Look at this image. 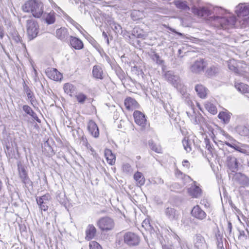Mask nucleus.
Wrapping results in <instances>:
<instances>
[{"instance_id": "f257e3e1", "label": "nucleus", "mask_w": 249, "mask_h": 249, "mask_svg": "<svg viewBox=\"0 0 249 249\" xmlns=\"http://www.w3.org/2000/svg\"><path fill=\"white\" fill-rule=\"evenodd\" d=\"M22 10L25 12H31L36 18H39L44 12L43 4L38 0H28L22 6Z\"/></svg>"}, {"instance_id": "f03ea898", "label": "nucleus", "mask_w": 249, "mask_h": 249, "mask_svg": "<svg viewBox=\"0 0 249 249\" xmlns=\"http://www.w3.org/2000/svg\"><path fill=\"white\" fill-rule=\"evenodd\" d=\"M192 12L196 15L198 17H208L215 12H218L219 15H222L225 12V10L221 8L214 7L213 10L209 8L206 7H196L193 6L192 8Z\"/></svg>"}, {"instance_id": "7ed1b4c3", "label": "nucleus", "mask_w": 249, "mask_h": 249, "mask_svg": "<svg viewBox=\"0 0 249 249\" xmlns=\"http://www.w3.org/2000/svg\"><path fill=\"white\" fill-rule=\"evenodd\" d=\"M214 20H217L220 27L224 30L233 27L236 22V18L234 16L229 17H223L220 16H214Z\"/></svg>"}, {"instance_id": "20e7f679", "label": "nucleus", "mask_w": 249, "mask_h": 249, "mask_svg": "<svg viewBox=\"0 0 249 249\" xmlns=\"http://www.w3.org/2000/svg\"><path fill=\"white\" fill-rule=\"evenodd\" d=\"M97 225L102 231H107L113 230L115 224L112 218L106 216L100 218L97 222Z\"/></svg>"}, {"instance_id": "39448f33", "label": "nucleus", "mask_w": 249, "mask_h": 249, "mask_svg": "<svg viewBox=\"0 0 249 249\" xmlns=\"http://www.w3.org/2000/svg\"><path fill=\"white\" fill-rule=\"evenodd\" d=\"M27 33L30 39L35 38L38 33L39 26L34 19H28L26 21Z\"/></svg>"}, {"instance_id": "423d86ee", "label": "nucleus", "mask_w": 249, "mask_h": 249, "mask_svg": "<svg viewBox=\"0 0 249 249\" xmlns=\"http://www.w3.org/2000/svg\"><path fill=\"white\" fill-rule=\"evenodd\" d=\"M17 166L18 175L22 182L24 184L26 187L31 185L32 182L28 177V172L25 165L22 164L21 162H18Z\"/></svg>"}, {"instance_id": "0eeeda50", "label": "nucleus", "mask_w": 249, "mask_h": 249, "mask_svg": "<svg viewBox=\"0 0 249 249\" xmlns=\"http://www.w3.org/2000/svg\"><path fill=\"white\" fill-rule=\"evenodd\" d=\"M164 214L170 221H178L180 218L179 211L174 207H168L164 210Z\"/></svg>"}, {"instance_id": "6e6552de", "label": "nucleus", "mask_w": 249, "mask_h": 249, "mask_svg": "<svg viewBox=\"0 0 249 249\" xmlns=\"http://www.w3.org/2000/svg\"><path fill=\"white\" fill-rule=\"evenodd\" d=\"M124 243L129 246H137L140 242L139 237L131 232H126L124 235Z\"/></svg>"}, {"instance_id": "1a4fd4ad", "label": "nucleus", "mask_w": 249, "mask_h": 249, "mask_svg": "<svg viewBox=\"0 0 249 249\" xmlns=\"http://www.w3.org/2000/svg\"><path fill=\"white\" fill-rule=\"evenodd\" d=\"M232 180L242 186L246 187L249 186V178L245 175L240 172H235L233 174Z\"/></svg>"}, {"instance_id": "9d476101", "label": "nucleus", "mask_w": 249, "mask_h": 249, "mask_svg": "<svg viewBox=\"0 0 249 249\" xmlns=\"http://www.w3.org/2000/svg\"><path fill=\"white\" fill-rule=\"evenodd\" d=\"M226 163L228 169L232 172H237L240 164L236 158L232 155L227 157Z\"/></svg>"}, {"instance_id": "9b49d317", "label": "nucleus", "mask_w": 249, "mask_h": 249, "mask_svg": "<svg viewBox=\"0 0 249 249\" xmlns=\"http://www.w3.org/2000/svg\"><path fill=\"white\" fill-rule=\"evenodd\" d=\"M205 67V62L203 59L199 58L196 60L190 67V71L195 73L203 71Z\"/></svg>"}, {"instance_id": "f8f14e48", "label": "nucleus", "mask_w": 249, "mask_h": 249, "mask_svg": "<svg viewBox=\"0 0 249 249\" xmlns=\"http://www.w3.org/2000/svg\"><path fill=\"white\" fill-rule=\"evenodd\" d=\"M164 77L174 87L178 86L180 82V79L178 75L175 74L174 72L171 71H166Z\"/></svg>"}, {"instance_id": "ddd939ff", "label": "nucleus", "mask_w": 249, "mask_h": 249, "mask_svg": "<svg viewBox=\"0 0 249 249\" xmlns=\"http://www.w3.org/2000/svg\"><path fill=\"white\" fill-rule=\"evenodd\" d=\"M191 214L193 217L201 220L204 219L207 216L206 213L198 205L194 207L191 211Z\"/></svg>"}, {"instance_id": "4468645a", "label": "nucleus", "mask_w": 249, "mask_h": 249, "mask_svg": "<svg viewBox=\"0 0 249 249\" xmlns=\"http://www.w3.org/2000/svg\"><path fill=\"white\" fill-rule=\"evenodd\" d=\"M46 73L51 79L54 81H59L62 78L61 73L54 68H48L46 71Z\"/></svg>"}, {"instance_id": "2eb2a0df", "label": "nucleus", "mask_w": 249, "mask_h": 249, "mask_svg": "<svg viewBox=\"0 0 249 249\" xmlns=\"http://www.w3.org/2000/svg\"><path fill=\"white\" fill-rule=\"evenodd\" d=\"M135 123L138 125L144 127L146 120L145 115L141 111L135 110L133 113Z\"/></svg>"}, {"instance_id": "dca6fc26", "label": "nucleus", "mask_w": 249, "mask_h": 249, "mask_svg": "<svg viewBox=\"0 0 249 249\" xmlns=\"http://www.w3.org/2000/svg\"><path fill=\"white\" fill-rule=\"evenodd\" d=\"M196 183V181L193 182V184L188 189V193L192 197L197 198L201 196L202 190Z\"/></svg>"}, {"instance_id": "f3484780", "label": "nucleus", "mask_w": 249, "mask_h": 249, "mask_svg": "<svg viewBox=\"0 0 249 249\" xmlns=\"http://www.w3.org/2000/svg\"><path fill=\"white\" fill-rule=\"evenodd\" d=\"M22 109L24 111L25 114H23V116H27L29 115L31 116L34 121H36L38 123H40V120L38 118L36 113L32 109V108L28 105H23Z\"/></svg>"}, {"instance_id": "a211bd4d", "label": "nucleus", "mask_w": 249, "mask_h": 249, "mask_svg": "<svg viewBox=\"0 0 249 249\" xmlns=\"http://www.w3.org/2000/svg\"><path fill=\"white\" fill-rule=\"evenodd\" d=\"M235 12L238 17H246L249 15V5L240 4L235 8Z\"/></svg>"}, {"instance_id": "6ab92c4d", "label": "nucleus", "mask_w": 249, "mask_h": 249, "mask_svg": "<svg viewBox=\"0 0 249 249\" xmlns=\"http://www.w3.org/2000/svg\"><path fill=\"white\" fill-rule=\"evenodd\" d=\"M235 131L239 135L243 137H249V125L240 124L236 126Z\"/></svg>"}, {"instance_id": "aec40b11", "label": "nucleus", "mask_w": 249, "mask_h": 249, "mask_svg": "<svg viewBox=\"0 0 249 249\" xmlns=\"http://www.w3.org/2000/svg\"><path fill=\"white\" fill-rule=\"evenodd\" d=\"M69 34L67 29L65 27H61L56 31V36L59 39L66 41L68 40Z\"/></svg>"}, {"instance_id": "412c9836", "label": "nucleus", "mask_w": 249, "mask_h": 249, "mask_svg": "<svg viewBox=\"0 0 249 249\" xmlns=\"http://www.w3.org/2000/svg\"><path fill=\"white\" fill-rule=\"evenodd\" d=\"M124 106L128 110H132L138 108L139 105L138 102L131 97H127L124 100Z\"/></svg>"}, {"instance_id": "4be33fe9", "label": "nucleus", "mask_w": 249, "mask_h": 249, "mask_svg": "<svg viewBox=\"0 0 249 249\" xmlns=\"http://www.w3.org/2000/svg\"><path fill=\"white\" fill-rule=\"evenodd\" d=\"M56 13L52 11L50 13H43L41 16L42 19H43L47 24H52L55 21Z\"/></svg>"}, {"instance_id": "5701e85b", "label": "nucleus", "mask_w": 249, "mask_h": 249, "mask_svg": "<svg viewBox=\"0 0 249 249\" xmlns=\"http://www.w3.org/2000/svg\"><path fill=\"white\" fill-rule=\"evenodd\" d=\"M88 128L90 134L95 138H98L99 131L97 125L93 121H90L88 123Z\"/></svg>"}, {"instance_id": "b1692460", "label": "nucleus", "mask_w": 249, "mask_h": 249, "mask_svg": "<svg viewBox=\"0 0 249 249\" xmlns=\"http://www.w3.org/2000/svg\"><path fill=\"white\" fill-rule=\"evenodd\" d=\"M70 43L76 50H80L84 47L83 42L80 39L72 36H70Z\"/></svg>"}, {"instance_id": "393cba45", "label": "nucleus", "mask_w": 249, "mask_h": 249, "mask_svg": "<svg viewBox=\"0 0 249 249\" xmlns=\"http://www.w3.org/2000/svg\"><path fill=\"white\" fill-rule=\"evenodd\" d=\"M97 230L94 226L92 224H89L86 230V239L89 241L93 239L96 233Z\"/></svg>"}, {"instance_id": "a878e982", "label": "nucleus", "mask_w": 249, "mask_h": 249, "mask_svg": "<svg viewBox=\"0 0 249 249\" xmlns=\"http://www.w3.org/2000/svg\"><path fill=\"white\" fill-rule=\"evenodd\" d=\"M195 90L200 98H205L206 97L207 89L203 85H196L195 87Z\"/></svg>"}, {"instance_id": "bb28decb", "label": "nucleus", "mask_w": 249, "mask_h": 249, "mask_svg": "<svg viewBox=\"0 0 249 249\" xmlns=\"http://www.w3.org/2000/svg\"><path fill=\"white\" fill-rule=\"evenodd\" d=\"M103 71L102 68L98 65L93 66L92 69L93 76L97 79H103Z\"/></svg>"}, {"instance_id": "cd10ccee", "label": "nucleus", "mask_w": 249, "mask_h": 249, "mask_svg": "<svg viewBox=\"0 0 249 249\" xmlns=\"http://www.w3.org/2000/svg\"><path fill=\"white\" fill-rule=\"evenodd\" d=\"M231 113L227 111H221L219 113L218 117L222 120L225 124H227L230 122Z\"/></svg>"}, {"instance_id": "c85d7f7f", "label": "nucleus", "mask_w": 249, "mask_h": 249, "mask_svg": "<svg viewBox=\"0 0 249 249\" xmlns=\"http://www.w3.org/2000/svg\"><path fill=\"white\" fill-rule=\"evenodd\" d=\"M134 179L137 182V185L141 186L145 183V179L143 174L137 171L134 175Z\"/></svg>"}, {"instance_id": "c756f323", "label": "nucleus", "mask_w": 249, "mask_h": 249, "mask_svg": "<svg viewBox=\"0 0 249 249\" xmlns=\"http://www.w3.org/2000/svg\"><path fill=\"white\" fill-rule=\"evenodd\" d=\"M219 72V68L217 66H212L207 68L206 74L210 77L216 76Z\"/></svg>"}, {"instance_id": "7c9ffc66", "label": "nucleus", "mask_w": 249, "mask_h": 249, "mask_svg": "<svg viewBox=\"0 0 249 249\" xmlns=\"http://www.w3.org/2000/svg\"><path fill=\"white\" fill-rule=\"evenodd\" d=\"M204 238L200 234H196L195 237V246L197 249L201 248L205 244Z\"/></svg>"}, {"instance_id": "2f4dec72", "label": "nucleus", "mask_w": 249, "mask_h": 249, "mask_svg": "<svg viewBox=\"0 0 249 249\" xmlns=\"http://www.w3.org/2000/svg\"><path fill=\"white\" fill-rule=\"evenodd\" d=\"M235 87L241 93L243 94L249 93V86L246 84L237 83L235 85Z\"/></svg>"}, {"instance_id": "473e14b6", "label": "nucleus", "mask_w": 249, "mask_h": 249, "mask_svg": "<svg viewBox=\"0 0 249 249\" xmlns=\"http://www.w3.org/2000/svg\"><path fill=\"white\" fill-rule=\"evenodd\" d=\"M23 90L26 93L28 99L32 103L34 100L35 96H34L33 93L29 88V87L26 84L25 81L23 83Z\"/></svg>"}, {"instance_id": "72a5a7b5", "label": "nucleus", "mask_w": 249, "mask_h": 249, "mask_svg": "<svg viewBox=\"0 0 249 249\" xmlns=\"http://www.w3.org/2000/svg\"><path fill=\"white\" fill-rule=\"evenodd\" d=\"M76 88L71 84L67 83L64 85V90L65 93L69 94L71 96L75 92Z\"/></svg>"}, {"instance_id": "f704fd0d", "label": "nucleus", "mask_w": 249, "mask_h": 249, "mask_svg": "<svg viewBox=\"0 0 249 249\" xmlns=\"http://www.w3.org/2000/svg\"><path fill=\"white\" fill-rule=\"evenodd\" d=\"M132 35L134 36L137 38L145 39L146 37L145 34H144L142 30H141L139 28L135 27L132 31Z\"/></svg>"}, {"instance_id": "c9c22d12", "label": "nucleus", "mask_w": 249, "mask_h": 249, "mask_svg": "<svg viewBox=\"0 0 249 249\" xmlns=\"http://www.w3.org/2000/svg\"><path fill=\"white\" fill-rule=\"evenodd\" d=\"M174 3L178 8L181 10H187L190 9V8L187 5V2L186 1L176 0Z\"/></svg>"}, {"instance_id": "e433bc0d", "label": "nucleus", "mask_w": 249, "mask_h": 249, "mask_svg": "<svg viewBox=\"0 0 249 249\" xmlns=\"http://www.w3.org/2000/svg\"><path fill=\"white\" fill-rule=\"evenodd\" d=\"M115 73L118 77L121 80L123 84H124V81L125 78V74L123 70L119 66L115 68Z\"/></svg>"}, {"instance_id": "4c0bfd02", "label": "nucleus", "mask_w": 249, "mask_h": 249, "mask_svg": "<svg viewBox=\"0 0 249 249\" xmlns=\"http://www.w3.org/2000/svg\"><path fill=\"white\" fill-rule=\"evenodd\" d=\"M182 144L184 149L187 152H190L192 150V142L191 140H189L187 138H184L182 141Z\"/></svg>"}, {"instance_id": "58836bf2", "label": "nucleus", "mask_w": 249, "mask_h": 249, "mask_svg": "<svg viewBox=\"0 0 249 249\" xmlns=\"http://www.w3.org/2000/svg\"><path fill=\"white\" fill-rule=\"evenodd\" d=\"M205 108L211 114L214 115L217 112L216 107L212 103L207 102L205 104Z\"/></svg>"}, {"instance_id": "ea45409f", "label": "nucleus", "mask_w": 249, "mask_h": 249, "mask_svg": "<svg viewBox=\"0 0 249 249\" xmlns=\"http://www.w3.org/2000/svg\"><path fill=\"white\" fill-rule=\"evenodd\" d=\"M105 155L107 157V160L108 161V162L111 164L112 165L113 163H115V156L112 153V152L111 150L107 149L105 151Z\"/></svg>"}, {"instance_id": "a19ab883", "label": "nucleus", "mask_w": 249, "mask_h": 249, "mask_svg": "<svg viewBox=\"0 0 249 249\" xmlns=\"http://www.w3.org/2000/svg\"><path fill=\"white\" fill-rule=\"evenodd\" d=\"M110 26L116 34H121L122 33L123 31L122 27L116 22L113 21L110 23Z\"/></svg>"}, {"instance_id": "79ce46f5", "label": "nucleus", "mask_w": 249, "mask_h": 249, "mask_svg": "<svg viewBox=\"0 0 249 249\" xmlns=\"http://www.w3.org/2000/svg\"><path fill=\"white\" fill-rule=\"evenodd\" d=\"M192 121L194 124H198L204 122V118L200 114H195L193 116Z\"/></svg>"}, {"instance_id": "37998d69", "label": "nucleus", "mask_w": 249, "mask_h": 249, "mask_svg": "<svg viewBox=\"0 0 249 249\" xmlns=\"http://www.w3.org/2000/svg\"><path fill=\"white\" fill-rule=\"evenodd\" d=\"M56 199L61 204L65 203L66 202L65 193L60 191H57L56 193Z\"/></svg>"}, {"instance_id": "c03bdc74", "label": "nucleus", "mask_w": 249, "mask_h": 249, "mask_svg": "<svg viewBox=\"0 0 249 249\" xmlns=\"http://www.w3.org/2000/svg\"><path fill=\"white\" fill-rule=\"evenodd\" d=\"M37 204L39 206V208L44 211H46L48 209V205L49 204L50 202L47 201H42L40 200H36Z\"/></svg>"}, {"instance_id": "a18cd8bd", "label": "nucleus", "mask_w": 249, "mask_h": 249, "mask_svg": "<svg viewBox=\"0 0 249 249\" xmlns=\"http://www.w3.org/2000/svg\"><path fill=\"white\" fill-rule=\"evenodd\" d=\"M148 144L150 148L155 152L160 153H161V149L160 146L156 145L152 140L149 141Z\"/></svg>"}, {"instance_id": "49530a36", "label": "nucleus", "mask_w": 249, "mask_h": 249, "mask_svg": "<svg viewBox=\"0 0 249 249\" xmlns=\"http://www.w3.org/2000/svg\"><path fill=\"white\" fill-rule=\"evenodd\" d=\"M228 68L230 70L234 71L235 73H240L239 71L236 66V63L234 60H231L228 62Z\"/></svg>"}, {"instance_id": "de8ad7c7", "label": "nucleus", "mask_w": 249, "mask_h": 249, "mask_svg": "<svg viewBox=\"0 0 249 249\" xmlns=\"http://www.w3.org/2000/svg\"><path fill=\"white\" fill-rule=\"evenodd\" d=\"M151 58L158 64H162L163 62V61L160 59L159 55L155 53H154L151 55Z\"/></svg>"}, {"instance_id": "09e8293b", "label": "nucleus", "mask_w": 249, "mask_h": 249, "mask_svg": "<svg viewBox=\"0 0 249 249\" xmlns=\"http://www.w3.org/2000/svg\"><path fill=\"white\" fill-rule=\"evenodd\" d=\"M75 97L78 103L81 104H84L86 99L87 98V96L82 93H79L75 96Z\"/></svg>"}, {"instance_id": "8fccbe9b", "label": "nucleus", "mask_w": 249, "mask_h": 249, "mask_svg": "<svg viewBox=\"0 0 249 249\" xmlns=\"http://www.w3.org/2000/svg\"><path fill=\"white\" fill-rule=\"evenodd\" d=\"M44 151L47 150V156H52L54 154L53 150L52 148L49 145L47 141L44 143Z\"/></svg>"}, {"instance_id": "3c124183", "label": "nucleus", "mask_w": 249, "mask_h": 249, "mask_svg": "<svg viewBox=\"0 0 249 249\" xmlns=\"http://www.w3.org/2000/svg\"><path fill=\"white\" fill-rule=\"evenodd\" d=\"M123 170L124 172L127 174H131L133 171L131 165L128 163H125L123 164Z\"/></svg>"}, {"instance_id": "603ef678", "label": "nucleus", "mask_w": 249, "mask_h": 249, "mask_svg": "<svg viewBox=\"0 0 249 249\" xmlns=\"http://www.w3.org/2000/svg\"><path fill=\"white\" fill-rule=\"evenodd\" d=\"M204 142L206 145V148L209 151V152L212 154L213 150V145H211L210 143V141L209 139L206 138L204 139Z\"/></svg>"}, {"instance_id": "864d4df0", "label": "nucleus", "mask_w": 249, "mask_h": 249, "mask_svg": "<svg viewBox=\"0 0 249 249\" xmlns=\"http://www.w3.org/2000/svg\"><path fill=\"white\" fill-rule=\"evenodd\" d=\"M90 249H102L101 246L96 241H92L89 243Z\"/></svg>"}, {"instance_id": "5fc2aeb1", "label": "nucleus", "mask_w": 249, "mask_h": 249, "mask_svg": "<svg viewBox=\"0 0 249 249\" xmlns=\"http://www.w3.org/2000/svg\"><path fill=\"white\" fill-rule=\"evenodd\" d=\"M51 199V196L49 194H45L41 196L37 197L36 198V200H40L42 201H47L50 202Z\"/></svg>"}, {"instance_id": "6e6d98bb", "label": "nucleus", "mask_w": 249, "mask_h": 249, "mask_svg": "<svg viewBox=\"0 0 249 249\" xmlns=\"http://www.w3.org/2000/svg\"><path fill=\"white\" fill-rule=\"evenodd\" d=\"M178 243L181 249H189L186 241L179 238Z\"/></svg>"}, {"instance_id": "4d7b16f0", "label": "nucleus", "mask_w": 249, "mask_h": 249, "mask_svg": "<svg viewBox=\"0 0 249 249\" xmlns=\"http://www.w3.org/2000/svg\"><path fill=\"white\" fill-rule=\"evenodd\" d=\"M12 38L17 43L20 42L21 38L17 31H14L12 34Z\"/></svg>"}, {"instance_id": "13d9d810", "label": "nucleus", "mask_w": 249, "mask_h": 249, "mask_svg": "<svg viewBox=\"0 0 249 249\" xmlns=\"http://www.w3.org/2000/svg\"><path fill=\"white\" fill-rule=\"evenodd\" d=\"M239 234L238 236V239L240 240H244L247 239V235L245 234V232L243 230H238Z\"/></svg>"}, {"instance_id": "bf43d9fd", "label": "nucleus", "mask_w": 249, "mask_h": 249, "mask_svg": "<svg viewBox=\"0 0 249 249\" xmlns=\"http://www.w3.org/2000/svg\"><path fill=\"white\" fill-rule=\"evenodd\" d=\"M67 19L70 23H71L75 27H77L78 26H79V25L73 19H72L70 17H68Z\"/></svg>"}, {"instance_id": "052dcab7", "label": "nucleus", "mask_w": 249, "mask_h": 249, "mask_svg": "<svg viewBox=\"0 0 249 249\" xmlns=\"http://www.w3.org/2000/svg\"><path fill=\"white\" fill-rule=\"evenodd\" d=\"M190 164L188 160H183L182 161V166L186 168L187 169H188L190 167Z\"/></svg>"}, {"instance_id": "680f3d73", "label": "nucleus", "mask_w": 249, "mask_h": 249, "mask_svg": "<svg viewBox=\"0 0 249 249\" xmlns=\"http://www.w3.org/2000/svg\"><path fill=\"white\" fill-rule=\"evenodd\" d=\"M142 226L143 227H144L145 229L148 228V227H151L150 225V223L148 220H144L142 223Z\"/></svg>"}, {"instance_id": "e2e57ef3", "label": "nucleus", "mask_w": 249, "mask_h": 249, "mask_svg": "<svg viewBox=\"0 0 249 249\" xmlns=\"http://www.w3.org/2000/svg\"><path fill=\"white\" fill-rule=\"evenodd\" d=\"M155 182L159 184H162L164 183L163 180L160 178H157L155 179Z\"/></svg>"}, {"instance_id": "0e129e2a", "label": "nucleus", "mask_w": 249, "mask_h": 249, "mask_svg": "<svg viewBox=\"0 0 249 249\" xmlns=\"http://www.w3.org/2000/svg\"><path fill=\"white\" fill-rule=\"evenodd\" d=\"M221 133L223 136H224L227 139L231 140L232 138L225 131L222 130L221 131Z\"/></svg>"}, {"instance_id": "69168bd1", "label": "nucleus", "mask_w": 249, "mask_h": 249, "mask_svg": "<svg viewBox=\"0 0 249 249\" xmlns=\"http://www.w3.org/2000/svg\"><path fill=\"white\" fill-rule=\"evenodd\" d=\"M104 55L106 60L107 62L108 63L110 64L111 63V60L110 57L105 53H104Z\"/></svg>"}, {"instance_id": "338daca9", "label": "nucleus", "mask_w": 249, "mask_h": 249, "mask_svg": "<svg viewBox=\"0 0 249 249\" xmlns=\"http://www.w3.org/2000/svg\"><path fill=\"white\" fill-rule=\"evenodd\" d=\"M224 142L225 143V144H226L228 146L233 148L234 149L236 145V144H235L230 143L229 142H228L227 141H225Z\"/></svg>"}, {"instance_id": "774afa93", "label": "nucleus", "mask_w": 249, "mask_h": 249, "mask_svg": "<svg viewBox=\"0 0 249 249\" xmlns=\"http://www.w3.org/2000/svg\"><path fill=\"white\" fill-rule=\"evenodd\" d=\"M234 149L236 151H238V152L241 153L242 151H243V148L240 147V146H237V145H236L235 147H234Z\"/></svg>"}]
</instances>
